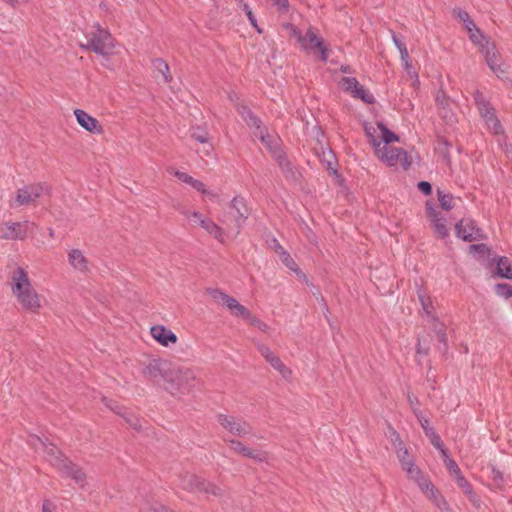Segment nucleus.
Returning a JSON list of instances; mask_svg holds the SVG:
<instances>
[{
    "label": "nucleus",
    "instance_id": "obj_1",
    "mask_svg": "<svg viewBox=\"0 0 512 512\" xmlns=\"http://www.w3.org/2000/svg\"><path fill=\"white\" fill-rule=\"evenodd\" d=\"M11 280L12 293L22 308L31 313H38L41 308L40 297L24 268L17 267L12 273Z\"/></svg>",
    "mask_w": 512,
    "mask_h": 512
},
{
    "label": "nucleus",
    "instance_id": "obj_2",
    "mask_svg": "<svg viewBox=\"0 0 512 512\" xmlns=\"http://www.w3.org/2000/svg\"><path fill=\"white\" fill-rule=\"evenodd\" d=\"M198 384L199 379L192 369L172 363L162 385L172 396H176L189 393Z\"/></svg>",
    "mask_w": 512,
    "mask_h": 512
},
{
    "label": "nucleus",
    "instance_id": "obj_3",
    "mask_svg": "<svg viewBox=\"0 0 512 512\" xmlns=\"http://www.w3.org/2000/svg\"><path fill=\"white\" fill-rule=\"evenodd\" d=\"M249 214L250 212L245 199L241 196H236L230 202L229 212L219 220L226 225L228 231L234 232L237 235L240 233Z\"/></svg>",
    "mask_w": 512,
    "mask_h": 512
},
{
    "label": "nucleus",
    "instance_id": "obj_4",
    "mask_svg": "<svg viewBox=\"0 0 512 512\" xmlns=\"http://www.w3.org/2000/svg\"><path fill=\"white\" fill-rule=\"evenodd\" d=\"M87 43L80 44V47L87 51H93L97 55L108 56L112 54L114 38L111 33L97 24L95 31L87 34Z\"/></svg>",
    "mask_w": 512,
    "mask_h": 512
},
{
    "label": "nucleus",
    "instance_id": "obj_5",
    "mask_svg": "<svg viewBox=\"0 0 512 512\" xmlns=\"http://www.w3.org/2000/svg\"><path fill=\"white\" fill-rule=\"evenodd\" d=\"M377 156L389 166L399 164L405 171L409 169L412 163L411 156L403 148L380 145V153Z\"/></svg>",
    "mask_w": 512,
    "mask_h": 512
},
{
    "label": "nucleus",
    "instance_id": "obj_6",
    "mask_svg": "<svg viewBox=\"0 0 512 512\" xmlns=\"http://www.w3.org/2000/svg\"><path fill=\"white\" fill-rule=\"evenodd\" d=\"M50 193V187L46 183H35L17 190L15 203L17 206L34 203L39 197Z\"/></svg>",
    "mask_w": 512,
    "mask_h": 512
},
{
    "label": "nucleus",
    "instance_id": "obj_7",
    "mask_svg": "<svg viewBox=\"0 0 512 512\" xmlns=\"http://www.w3.org/2000/svg\"><path fill=\"white\" fill-rule=\"evenodd\" d=\"M455 234L465 242H473L486 238V234L477 226L476 222L470 218L461 219L456 223Z\"/></svg>",
    "mask_w": 512,
    "mask_h": 512
},
{
    "label": "nucleus",
    "instance_id": "obj_8",
    "mask_svg": "<svg viewBox=\"0 0 512 512\" xmlns=\"http://www.w3.org/2000/svg\"><path fill=\"white\" fill-rule=\"evenodd\" d=\"M35 226L29 221L4 222L0 224V238L5 240H24L30 227Z\"/></svg>",
    "mask_w": 512,
    "mask_h": 512
},
{
    "label": "nucleus",
    "instance_id": "obj_9",
    "mask_svg": "<svg viewBox=\"0 0 512 512\" xmlns=\"http://www.w3.org/2000/svg\"><path fill=\"white\" fill-rule=\"evenodd\" d=\"M217 421L225 430L235 436L244 437L251 433L250 424L243 418L237 419L234 416L218 414Z\"/></svg>",
    "mask_w": 512,
    "mask_h": 512
},
{
    "label": "nucleus",
    "instance_id": "obj_10",
    "mask_svg": "<svg viewBox=\"0 0 512 512\" xmlns=\"http://www.w3.org/2000/svg\"><path fill=\"white\" fill-rule=\"evenodd\" d=\"M171 364L168 360L151 359L142 369V374L145 378L159 383L160 379L165 380Z\"/></svg>",
    "mask_w": 512,
    "mask_h": 512
},
{
    "label": "nucleus",
    "instance_id": "obj_11",
    "mask_svg": "<svg viewBox=\"0 0 512 512\" xmlns=\"http://www.w3.org/2000/svg\"><path fill=\"white\" fill-rule=\"evenodd\" d=\"M426 215L431 221V225L434 230V234L437 238L445 239L449 236V229L447 228L445 222L446 219L441 216L440 212H438L434 203L431 200H427L425 204Z\"/></svg>",
    "mask_w": 512,
    "mask_h": 512
},
{
    "label": "nucleus",
    "instance_id": "obj_12",
    "mask_svg": "<svg viewBox=\"0 0 512 512\" xmlns=\"http://www.w3.org/2000/svg\"><path fill=\"white\" fill-rule=\"evenodd\" d=\"M341 84L345 91L349 92L352 97L361 99L366 104H374V96L366 90L355 77H343Z\"/></svg>",
    "mask_w": 512,
    "mask_h": 512
},
{
    "label": "nucleus",
    "instance_id": "obj_13",
    "mask_svg": "<svg viewBox=\"0 0 512 512\" xmlns=\"http://www.w3.org/2000/svg\"><path fill=\"white\" fill-rule=\"evenodd\" d=\"M63 477L71 478L80 487L86 484V474L77 464L73 463L67 457L62 460V463L57 467Z\"/></svg>",
    "mask_w": 512,
    "mask_h": 512
},
{
    "label": "nucleus",
    "instance_id": "obj_14",
    "mask_svg": "<svg viewBox=\"0 0 512 512\" xmlns=\"http://www.w3.org/2000/svg\"><path fill=\"white\" fill-rule=\"evenodd\" d=\"M486 60L489 68L497 75L500 76L504 74V70L501 68V65L498 63L500 59L499 52L496 48V45L491 40H486L484 47H482L480 51Z\"/></svg>",
    "mask_w": 512,
    "mask_h": 512
},
{
    "label": "nucleus",
    "instance_id": "obj_15",
    "mask_svg": "<svg viewBox=\"0 0 512 512\" xmlns=\"http://www.w3.org/2000/svg\"><path fill=\"white\" fill-rule=\"evenodd\" d=\"M187 217L196 218L199 221V225L205 229L211 236L220 242L224 241V229L209 218H203L199 212H193L190 215L186 214Z\"/></svg>",
    "mask_w": 512,
    "mask_h": 512
},
{
    "label": "nucleus",
    "instance_id": "obj_16",
    "mask_svg": "<svg viewBox=\"0 0 512 512\" xmlns=\"http://www.w3.org/2000/svg\"><path fill=\"white\" fill-rule=\"evenodd\" d=\"M75 117L77 119L78 124L83 127L85 130L91 132V133H98L101 134L103 132V127L99 123V121L86 113L82 109H75L74 110Z\"/></svg>",
    "mask_w": 512,
    "mask_h": 512
},
{
    "label": "nucleus",
    "instance_id": "obj_17",
    "mask_svg": "<svg viewBox=\"0 0 512 512\" xmlns=\"http://www.w3.org/2000/svg\"><path fill=\"white\" fill-rule=\"evenodd\" d=\"M259 351L261 355L265 358V360L274 368L276 369L283 378L287 379L291 376L292 372L289 368L285 366V364L282 362V360L273 354V352L269 349L267 346H261L259 347Z\"/></svg>",
    "mask_w": 512,
    "mask_h": 512
},
{
    "label": "nucleus",
    "instance_id": "obj_18",
    "mask_svg": "<svg viewBox=\"0 0 512 512\" xmlns=\"http://www.w3.org/2000/svg\"><path fill=\"white\" fill-rule=\"evenodd\" d=\"M308 50L317 49L320 53L319 59L326 62L329 57L330 49L324 44L322 38L318 37L313 28L310 27L306 32Z\"/></svg>",
    "mask_w": 512,
    "mask_h": 512
},
{
    "label": "nucleus",
    "instance_id": "obj_19",
    "mask_svg": "<svg viewBox=\"0 0 512 512\" xmlns=\"http://www.w3.org/2000/svg\"><path fill=\"white\" fill-rule=\"evenodd\" d=\"M151 336L162 346L168 347L178 340L176 334L163 325H155L150 329Z\"/></svg>",
    "mask_w": 512,
    "mask_h": 512
},
{
    "label": "nucleus",
    "instance_id": "obj_20",
    "mask_svg": "<svg viewBox=\"0 0 512 512\" xmlns=\"http://www.w3.org/2000/svg\"><path fill=\"white\" fill-rule=\"evenodd\" d=\"M320 150L321 152L316 150V154L318 155L320 162L326 167L329 174L341 177L336 168L337 159L334 152L331 149H325L323 146L320 147Z\"/></svg>",
    "mask_w": 512,
    "mask_h": 512
},
{
    "label": "nucleus",
    "instance_id": "obj_21",
    "mask_svg": "<svg viewBox=\"0 0 512 512\" xmlns=\"http://www.w3.org/2000/svg\"><path fill=\"white\" fill-rule=\"evenodd\" d=\"M202 479L193 473L185 472L178 476V485L183 490L195 493L199 492Z\"/></svg>",
    "mask_w": 512,
    "mask_h": 512
},
{
    "label": "nucleus",
    "instance_id": "obj_22",
    "mask_svg": "<svg viewBox=\"0 0 512 512\" xmlns=\"http://www.w3.org/2000/svg\"><path fill=\"white\" fill-rule=\"evenodd\" d=\"M37 441L43 447V453L45 458L54 467L57 468L62 463V460L66 458V456L54 444H46L40 438H37Z\"/></svg>",
    "mask_w": 512,
    "mask_h": 512
},
{
    "label": "nucleus",
    "instance_id": "obj_23",
    "mask_svg": "<svg viewBox=\"0 0 512 512\" xmlns=\"http://www.w3.org/2000/svg\"><path fill=\"white\" fill-rule=\"evenodd\" d=\"M103 401L105 402L106 406H108L110 409L115 411L117 414L121 415L125 422L132 427L133 429L139 431L142 429L140 420L137 416H135L133 413L125 410L124 408H121L119 406H113L112 400H108L107 398H103Z\"/></svg>",
    "mask_w": 512,
    "mask_h": 512
},
{
    "label": "nucleus",
    "instance_id": "obj_24",
    "mask_svg": "<svg viewBox=\"0 0 512 512\" xmlns=\"http://www.w3.org/2000/svg\"><path fill=\"white\" fill-rule=\"evenodd\" d=\"M479 113L481 117L485 120L488 128L491 129L494 134L501 133L502 125L498 117L496 116L495 109L491 105V103L488 105V107L481 108Z\"/></svg>",
    "mask_w": 512,
    "mask_h": 512
},
{
    "label": "nucleus",
    "instance_id": "obj_25",
    "mask_svg": "<svg viewBox=\"0 0 512 512\" xmlns=\"http://www.w3.org/2000/svg\"><path fill=\"white\" fill-rule=\"evenodd\" d=\"M190 137L201 144H206V146L203 148V153L205 156L211 155L213 146L209 142L210 135L205 128L200 126L192 127L190 129Z\"/></svg>",
    "mask_w": 512,
    "mask_h": 512
},
{
    "label": "nucleus",
    "instance_id": "obj_26",
    "mask_svg": "<svg viewBox=\"0 0 512 512\" xmlns=\"http://www.w3.org/2000/svg\"><path fill=\"white\" fill-rule=\"evenodd\" d=\"M496 268L493 275L512 280V262L506 256H499L496 259Z\"/></svg>",
    "mask_w": 512,
    "mask_h": 512
},
{
    "label": "nucleus",
    "instance_id": "obj_27",
    "mask_svg": "<svg viewBox=\"0 0 512 512\" xmlns=\"http://www.w3.org/2000/svg\"><path fill=\"white\" fill-rule=\"evenodd\" d=\"M68 260L74 269L80 272H86L88 270V260L81 250L72 249L68 254Z\"/></svg>",
    "mask_w": 512,
    "mask_h": 512
},
{
    "label": "nucleus",
    "instance_id": "obj_28",
    "mask_svg": "<svg viewBox=\"0 0 512 512\" xmlns=\"http://www.w3.org/2000/svg\"><path fill=\"white\" fill-rule=\"evenodd\" d=\"M272 155L286 176L294 173V167L283 150L276 147L275 150L272 151Z\"/></svg>",
    "mask_w": 512,
    "mask_h": 512
},
{
    "label": "nucleus",
    "instance_id": "obj_29",
    "mask_svg": "<svg viewBox=\"0 0 512 512\" xmlns=\"http://www.w3.org/2000/svg\"><path fill=\"white\" fill-rule=\"evenodd\" d=\"M238 112L250 128L261 129V119L246 105H242L238 108Z\"/></svg>",
    "mask_w": 512,
    "mask_h": 512
},
{
    "label": "nucleus",
    "instance_id": "obj_30",
    "mask_svg": "<svg viewBox=\"0 0 512 512\" xmlns=\"http://www.w3.org/2000/svg\"><path fill=\"white\" fill-rule=\"evenodd\" d=\"M435 101H436V105H437L438 109L440 110L441 116L445 119L450 118V116H449V114H451V111L449 109L450 98L443 89H440L437 92Z\"/></svg>",
    "mask_w": 512,
    "mask_h": 512
},
{
    "label": "nucleus",
    "instance_id": "obj_31",
    "mask_svg": "<svg viewBox=\"0 0 512 512\" xmlns=\"http://www.w3.org/2000/svg\"><path fill=\"white\" fill-rule=\"evenodd\" d=\"M226 307L234 316L240 317L245 321L250 317L251 311L244 305L240 304L234 297L229 300Z\"/></svg>",
    "mask_w": 512,
    "mask_h": 512
},
{
    "label": "nucleus",
    "instance_id": "obj_32",
    "mask_svg": "<svg viewBox=\"0 0 512 512\" xmlns=\"http://www.w3.org/2000/svg\"><path fill=\"white\" fill-rule=\"evenodd\" d=\"M199 487V493H205L208 496L211 495L214 497H222L224 495V490L221 487L204 478L202 479L201 485Z\"/></svg>",
    "mask_w": 512,
    "mask_h": 512
},
{
    "label": "nucleus",
    "instance_id": "obj_33",
    "mask_svg": "<svg viewBox=\"0 0 512 512\" xmlns=\"http://www.w3.org/2000/svg\"><path fill=\"white\" fill-rule=\"evenodd\" d=\"M417 297H418V300L421 303L423 311L427 315H431L432 312H433L434 307H433V304H432L431 297L429 296L427 291L424 288H421V287L418 288V290H417Z\"/></svg>",
    "mask_w": 512,
    "mask_h": 512
},
{
    "label": "nucleus",
    "instance_id": "obj_34",
    "mask_svg": "<svg viewBox=\"0 0 512 512\" xmlns=\"http://www.w3.org/2000/svg\"><path fill=\"white\" fill-rule=\"evenodd\" d=\"M152 63L154 68L163 75L165 82L169 83L172 81L170 68L165 60L162 58H156L152 61Z\"/></svg>",
    "mask_w": 512,
    "mask_h": 512
},
{
    "label": "nucleus",
    "instance_id": "obj_35",
    "mask_svg": "<svg viewBox=\"0 0 512 512\" xmlns=\"http://www.w3.org/2000/svg\"><path fill=\"white\" fill-rule=\"evenodd\" d=\"M427 495L439 509L447 510L449 508L447 501L436 487L432 488Z\"/></svg>",
    "mask_w": 512,
    "mask_h": 512
},
{
    "label": "nucleus",
    "instance_id": "obj_36",
    "mask_svg": "<svg viewBox=\"0 0 512 512\" xmlns=\"http://www.w3.org/2000/svg\"><path fill=\"white\" fill-rule=\"evenodd\" d=\"M437 197H438V201L440 203V207L443 210L450 211L451 209H453V207H454V204H453L454 197H453L452 194L445 193L442 190L437 189Z\"/></svg>",
    "mask_w": 512,
    "mask_h": 512
},
{
    "label": "nucleus",
    "instance_id": "obj_37",
    "mask_svg": "<svg viewBox=\"0 0 512 512\" xmlns=\"http://www.w3.org/2000/svg\"><path fill=\"white\" fill-rule=\"evenodd\" d=\"M396 453H397V457L401 463L403 470H406L407 468L412 466V464H414V460L410 456V454L405 446L398 447L396 450Z\"/></svg>",
    "mask_w": 512,
    "mask_h": 512
},
{
    "label": "nucleus",
    "instance_id": "obj_38",
    "mask_svg": "<svg viewBox=\"0 0 512 512\" xmlns=\"http://www.w3.org/2000/svg\"><path fill=\"white\" fill-rule=\"evenodd\" d=\"M364 131L368 138L369 143L373 146L375 153L379 154L381 141L378 140V138L375 136L376 129L373 126L365 124Z\"/></svg>",
    "mask_w": 512,
    "mask_h": 512
},
{
    "label": "nucleus",
    "instance_id": "obj_39",
    "mask_svg": "<svg viewBox=\"0 0 512 512\" xmlns=\"http://www.w3.org/2000/svg\"><path fill=\"white\" fill-rule=\"evenodd\" d=\"M377 125L382 132V140L386 146H388L392 142L399 141V136L392 132L391 130H389L385 124L379 122Z\"/></svg>",
    "mask_w": 512,
    "mask_h": 512
},
{
    "label": "nucleus",
    "instance_id": "obj_40",
    "mask_svg": "<svg viewBox=\"0 0 512 512\" xmlns=\"http://www.w3.org/2000/svg\"><path fill=\"white\" fill-rule=\"evenodd\" d=\"M208 294L213 298L216 302H222L223 305H227L232 296L226 294L222 290L218 288H209L207 290Z\"/></svg>",
    "mask_w": 512,
    "mask_h": 512
},
{
    "label": "nucleus",
    "instance_id": "obj_41",
    "mask_svg": "<svg viewBox=\"0 0 512 512\" xmlns=\"http://www.w3.org/2000/svg\"><path fill=\"white\" fill-rule=\"evenodd\" d=\"M435 332L438 337L439 343L442 344V347H439V350L445 354L448 350V340H447V334L446 329L443 324H439V326H435Z\"/></svg>",
    "mask_w": 512,
    "mask_h": 512
},
{
    "label": "nucleus",
    "instance_id": "obj_42",
    "mask_svg": "<svg viewBox=\"0 0 512 512\" xmlns=\"http://www.w3.org/2000/svg\"><path fill=\"white\" fill-rule=\"evenodd\" d=\"M468 35L471 42L477 45L480 50L484 47L486 40H491L489 37L484 35L479 28L470 32Z\"/></svg>",
    "mask_w": 512,
    "mask_h": 512
},
{
    "label": "nucleus",
    "instance_id": "obj_43",
    "mask_svg": "<svg viewBox=\"0 0 512 512\" xmlns=\"http://www.w3.org/2000/svg\"><path fill=\"white\" fill-rule=\"evenodd\" d=\"M450 143L443 137L438 139L437 152L440 153L447 163H450L451 157L449 152Z\"/></svg>",
    "mask_w": 512,
    "mask_h": 512
},
{
    "label": "nucleus",
    "instance_id": "obj_44",
    "mask_svg": "<svg viewBox=\"0 0 512 512\" xmlns=\"http://www.w3.org/2000/svg\"><path fill=\"white\" fill-rule=\"evenodd\" d=\"M226 442L229 444L230 448L237 454L246 457L247 453H249L250 448L245 446L239 440L229 439L226 440Z\"/></svg>",
    "mask_w": 512,
    "mask_h": 512
},
{
    "label": "nucleus",
    "instance_id": "obj_45",
    "mask_svg": "<svg viewBox=\"0 0 512 512\" xmlns=\"http://www.w3.org/2000/svg\"><path fill=\"white\" fill-rule=\"evenodd\" d=\"M496 295L509 299L512 297V285L508 283H498L494 287Z\"/></svg>",
    "mask_w": 512,
    "mask_h": 512
},
{
    "label": "nucleus",
    "instance_id": "obj_46",
    "mask_svg": "<svg viewBox=\"0 0 512 512\" xmlns=\"http://www.w3.org/2000/svg\"><path fill=\"white\" fill-rule=\"evenodd\" d=\"M392 39H393V42H394L395 46L397 47V49L400 52L401 60L402 61L408 60L409 59V53H408V50H407V47H406L405 43L395 33L392 34Z\"/></svg>",
    "mask_w": 512,
    "mask_h": 512
},
{
    "label": "nucleus",
    "instance_id": "obj_47",
    "mask_svg": "<svg viewBox=\"0 0 512 512\" xmlns=\"http://www.w3.org/2000/svg\"><path fill=\"white\" fill-rule=\"evenodd\" d=\"M491 479L495 488L502 489L504 485L503 472L495 466H491Z\"/></svg>",
    "mask_w": 512,
    "mask_h": 512
},
{
    "label": "nucleus",
    "instance_id": "obj_48",
    "mask_svg": "<svg viewBox=\"0 0 512 512\" xmlns=\"http://www.w3.org/2000/svg\"><path fill=\"white\" fill-rule=\"evenodd\" d=\"M247 458H251L256 462H267L268 461V453L262 450H253L250 448L249 453L246 455Z\"/></svg>",
    "mask_w": 512,
    "mask_h": 512
},
{
    "label": "nucleus",
    "instance_id": "obj_49",
    "mask_svg": "<svg viewBox=\"0 0 512 512\" xmlns=\"http://www.w3.org/2000/svg\"><path fill=\"white\" fill-rule=\"evenodd\" d=\"M259 131V134H260V141L266 145V147L269 149V151L272 153V151L275 150L276 147H278L277 145L273 146L271 141H270V138L271 136L269 135L267 129L264 127V126H261V129H257Z\"/></svg>",
    "mask_w": 512,
    "mask_h": 512
},
{
    "label": "nucleus",
    "instance_id": "obj_50",
    "mask_svg": "<svg viewBox=\"0 0 512 512\" xmlns=\"http://www.w3.org/2000/svg\"><path fill=\"white\" fill-rule=\"evenodd\" d=\"M445 458V465L449 471V473L451 474V476H453L454 478L458 477V475H461L462 472L459 468V466L457 465V463L455 462V460L449 458L448 457H444Z\"/></svg>",
    "mask_w": 512,
    "mask_h": 512
},
{
    "label": "nucleus",
    "instance_id": "obj_51",
    "mask_svg": "<svg viewBox=\"0 0 512 512\" xmlns=\"http://www.w3.org/2000/svg\"><path fill=\"white\" fill-rule=\"evenodd\" d=\"M431 444L441 452L443 457H448V450L445 448L443 441L441 440V437L436 434L431 439H429Z\"/></svg>",
    "mask_w": 512,
    "mask_h": 512
},
{
    "label": "nucleus",
    "instance_id": "obj_52",
    "mask_svg": "<svg viewBox=\"0 0 512 512\" xmlns=\"http://www.w3.org/2000/svg\"><path fill=\"white\" fill-rule=\"evenodd\" d=\"M281 260L284 263L286 267H288L291 271L297 272L298 271V265L294 261V259L290 256V254L286 251H283Z\"/></svg>",
    "mask_w": 512,
    "mask_h": 512
},
{
    "label": "nucleus",
    "instance_id": "obj_53",
    "mask_svg": "<svg viewBox=\"0 0 512 512\" xmlns=\"http://www.w3.org/2000/svg\"><path fill=\"white\" fill-rule=\"evenodd\" d=\"M455 480L457 485L463 489L465 495L471 494L473 488L471 484L467 481V479L463 476V474L458 475V477H456Z\"/></svg>",
    "mask_w": 512,
    "mask_h": 512
},
{
    "label": "nucleus",
    "instance_id": "obj_54",
    "mask_svg": "<svg viewBox=\"0 0 512 512\" xmlns=\"http://www.w3.org/2000/svg\"><path fill=\"white\" fill-rule=\"evenodd\" d=\"M250 325L258 328L260 331H266L268 329V325L264 323L262 320H260L258 317L250 314V317L246 320Z\"/></svg>",
    "mask_w": 512,
    "mask_h": 512
},
{
    "label": "nucleus",
    "instance_id": "obj_55",
    "mask_svg": "<svg viewBox=\"0 0 512 512\" xmlns=\"http://www.w3.org/2000/svg\"><path fill=\"white\" fill-rule=\"evenodd\" d=\"M469 251L471 253H478V254H481V255H488V254H490V248L486 244H484V243L470 245L469 246Z\"/></svg>",
    "mask_w": 512,
    "mask_h": 512
},
{
    "label": "nucleus",
    "instance_id": "obj_56",
    "mask_svg": "<svg viewBox=\"0 0 512 512\" xmlns=\"http://www.w3.org/2000/svg\"><path fill=\"white\" fill-rule=\"evenodd\" d=\"M405 471L408 473L409 477L412 478L415 482H417L421 477L424 476L422 471L417 466H415V464H412V466L407 468Z\"/></svg>",
    "mask_w": 512,
    "mask_h": 512
},
{
    "label": "nucleus",
    "instance_id": "obj_57",
    "mask_svg": "<svg viewBox=\"0 0 512 512\" xmlns=\"http://www.w3.org/2000/svg\"><path fill=\"white\" fill-rule=\"evenodd\" d=\"M416 483L418 484L420 489L426 494L429 493V491L435 487L433 483L425 476L421 477Z\"/></svg>",
    "mask_w": 512,
    "mask_h": 512
},
{
    "label": "nucleus",
    "instance_id": "obj_58",
    "mask_svg": "<svg viewBox=\"0 0 512 512\" xmlns=\"http://www.w3.org/2000/svg\"><path fill=\"white\" fill-rule=\"evenodd\" d=\"M292 35L297 38L303 49L308 50L306 34L302 35L301 31L294 27L292 30Z\"/></svg>",
    "mask_w": 512,
    "mask_h": 512
},
{
    "label": "nucleus",
    "instance_id": "obj_59",
    "mask_svg": "<svg viewBox=\"0 0 512 512\" xmlns=\"http://www.w3.org/2000/svg\"><path fill=\"white\" fill-rule=\"evenodd\" d=\"M417 188L420 192H422L424 195L428 196L432 194V185L430 182L427 181H420L417 184Z\"/></svg>",
    "mask_w": 512,
    "mask_h": 512
},
{
    "label": "nucleus",
    "instance_id": "obj_60",
    "mask_svg": "<svg viewBox=\"0 0 512 512\" xmlns=\"http://www.w3.org/2000/svg\"><path fill=\"white\" fill-rule=\"evenodd\" d=\"M190 185L196 189L197 191H200L202 192L203 194H210L206 189H205V184L203 182H201L200 180H197V179H194L192 180V182L190 183Z\"/></svg>",
    "mask_w": 512,
    "mask_h": 512
},
{
    "label": "nucleus",
    "instance_id": "obj_61",
    "mask_svg": "<svg viewBox=\"0 0 512 512\" xmlns=\"http://www.w3.org/2000/svg\"><path fill=\"white\" fill-rule=\"evenodd\" d=\"M146 512H175L173 510H169L167 507L159 504V503H155L154 505H152L151 507H149Z\"/></svg>",
    "mask_w": 512,
    "mask_h": 512
},
{
    "label": "nucleus",
    "instance_id": "obj_62",
    "mask_svg": "<svg viewBox=\"0 0 512 512\" xmlns=\"http://www.w3.org/2000/svg\"><path fill=\"white\" fill-rule=\"evenodd\" d=\"M429 353V347L423 346L421 343L420 338H418L417 345H416V355H428Z\"/></svg>",
    "mask_w": 512,
    "mask_h": 512
},
{
    "label": "nucleus",
    "instance_id": "obj_63",
    "mask_svg": "<svg viewBox=\"0 0 512 512\" xmlns=\"http://www.w3.org/2000/svg\"><path fill=\"white\" fill-rule=\"evenodd\" d=\"M454 14L456 15V17L462 21L463 23L467 22V20L469 19L470 15L465 11V10H462L460 8L458 9H455L454 10Z\"/></svg>",
    "mask_w": 512,
    "mask_h": 512
},
{
    "label": "nucleus",
    "instance_id": "obj_64",
    "mask_svg": "<svg viewBox=\"0 0 512 512\" xmlns=\"http://www.w3.org/2000/svg\"><path fill=\"white\" fill-rule=\"evenodd\" d=\"M176 177L181 180L182 182H185L187 184H190L193 180V177H191L190 175H188L187 173L185 172H180V171H177L175 173Z\"/></svg>",
    "mask_w": 512,
    "mask_h": 512
}]
</instances>
